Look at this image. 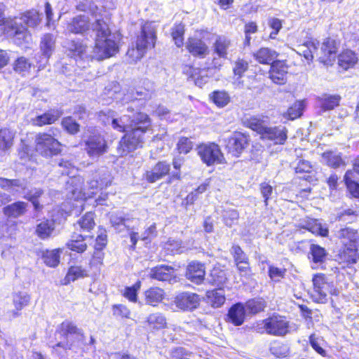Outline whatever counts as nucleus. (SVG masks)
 Listing matches in <instances>:
<instances>
[{
	"label": "nucleus",
	"mask_w": 359,
	"mask_h": 359,
	"mask_svg": "<svg viewBox=\"0 0 359 359\" xmlns=\"http://www.w3.org/2000/svg\"><path fill=\"white\" fill-rule=\"evenodd\" d=\"M245 126L255 132L264 142L273 145H284L287 140L288 130L282 126H269L266 116H252L247 118Z\"/></svg>",
	"instance_id": "obj_1"
},
{
	"label": "nucleus",
	"mask_w": 359,
	"mask_h": 359,
	"mask_svg": "<svg viewBox=\"0 0 359 359\" xmlns=\"http://www.w3.org/2000/svg\"><path fill=\"white\" fill-rule=\"evenodd\" d=\"M93 30L95 32L94 51L100 60L111 57L119 52L120 40L103 19L95 20Z\"/></svg>",
	"instance_id": "obj_2"
},
{
	"label": "nucleus",
	"mask_w": 359,
	"mask_h": 359,
	"mask_svg": "<svg viewBox=\"0 0 359 359\" xmlns=\"http://www.w3.org/2000/svg\"><path fill=\"white\" fill-rule=\"evenodd\" d=\"M172 165L174 171L170 174L171 165L166 160L158 161L149 170L144 172L143 180L149 184H154L167 177L166 184H172L175 182H179L182 180V163L177 158H173Z\"/></svg>",
	"instance_id": "obj_3"
},
{
	"label": "nucleus",
	"mask_w": 359,
	"mask_h": 359,
	"mask_svg": "<svg viewBox=\"0 0 359 359\" xmlns=\"http://www.w3.org/2000/svg\"><path fill=\"white\" fill-rule=\"evenodd\" d=\"M157 41V29L153 22L145 21L140 27V30L135 36L134 47L129 49L127 54L134 56L137 51L136 59L142 58L146 53L155 48Z\"/></svg>",
	"instance_id": "obj_4"
},
{
	"label": "nucleus",
	"mask_w": 359,
	"mask_h": 359,
	"mask_svg": "<svg viewBox=\"0 0 359 359\" xmlns=\"http://www.w3.org/2000/svg\"><path fill=\"white\" fill-rule=\"evenodd\" d=\"M107 231L104 227L99 226L97 235L94 240L93 252L88 263L89 270L93 271L95 275L99 274L102 267L104 266V250L107 248Z\"/></svg>",
	"instance_id": "obj_5"
},
{
	"label": "nucleus",
	"mask_w": 359,
	"mask_h": 359,
	"mask_svg": "<svg viewBox=\"0 0 359 359\" xmlns=\"http://www.w3.org/2000/svg\"><path fill=\"white\" fill-rule=\"evenodd\" d=\"M55 334L62 339V341L56 343L52 346L53 350L62 348L67 351L72 348V343L69 340V337H76L80 341L85 340L83 331L79 328L76 324L69 320H65L60 323L55 330Z\"/></svg>",
	"instance_id": "obj_6"
},
{
	"label": "nucleus",
	"mask_w": 359,
	"mask_h": 359,
	"mask_svg": "<svg viewBox=\"0 0 359 359\" xmlns=\"http://www.w3.org/2000/svg\"><path fill=\"white\" fill-rule=\"evenodd\" d=\"M62 144L48 133H39L36 135V151L45 158H50L60 155L62 152Z\"/></svg>",
	"instance_id": "obj_7"
},
{
	"label": "nucleus",
	"mask_w": 359,
	"mask_h": 359,
	"mask_svg": "<svg viewBox=\"0 0 359 359\" xmlns=\"http://www.w3.org/2000/svg\"><path fill=\"white\" fill-rule=\"evenodd\" d=\"M147 131V126L131 127L129 130H126L119 142L118 150L121 156H126L128 153L142 147L144 140V135Z\"/></svg>",
	"instance_id": "obj_8"
},
{
	"label": "nucleus",
	"mask_w": 359,
	"mask_h": 359,
	"mask_svg": "<svg viewBox=\"0 0 359 359\" xmlns=\"http://www.w3.org/2000/svg\"><path fill=\"white\" fill-rule=\"evenodd\" d=\"M232 46V41L230 38L225 35L216 36L212 43L213 57L209 60L210 68L213 71H219L223 65L224 61L227 59Z\"/></svg>",
	"instance_id": "obj_9"
},
{
	"label": "nucleus",
	"mask_w": 359,
	"mask_h": 359,
	"mask_svg": "<svg viewBox=\"0 0 359 359\" xmlns=\"http://www.w3.org/2000/svg\"><path fill=\"white\" fill-rule=\"evenodd\" d=\"M250 142V136L248 132L235 130L224 140V149L227 155L238 158L247 150Z\"/></svg>",
	"instance_id": "obj_10"
},
{
	"label": "nucleus",
	"mask_w": 359,
	"mask_h": 359,
	"mask_svg": "<svg viewBox=\"0 0 359 359\" xmlns=\"http://www.w3.org/2000/svg\"><path fill=\"white\" fill-rule=\"evenodd\" d=\"M265 332L274 337H284L291 332L290 322L285 316L274 313L262 320Z\"/></svg>",
	"instance_id": "obj_11"
},
{
	"label": "nucleus",
	"mask_w": 359,
	"mask_h": 359,
	"mask_svg": "<svg viewBox=\"0 0 359 359\" xmlns=\"http://www.w3.org/2000/svg\"><path fill=\"white\" fill-rule=\"evenodd\" d=\"M340 41L332 36L325 37L319 45L317 60L326 66H332L338 55Z\"/></svg>",
	"instance_id": "obj_12"
},
{
	"label": "nucleus",
	"mask_w": 359,
	"mask_h": 359,
	"mask_svg": "<svg viewBox=\"0 0 359 359\" xmlns=\"http://www.w3.org/2000/svg\"><path fill=\"white\" fill-rule=\"evenodd\" d=\"M197 154L207 166L222 164L224 162V154L217 143L209 142L197 146Z\"/></svg>",
	"instance_id": "obj_13"
},
{
	"label": "nucleus",
	"mask_w": 359,
	"mask_h": 359,
	"mask_svg": "<svg viewBox=\"0 0 359 359\" xmlns=\"http://www.w3.org/2000/svg\"><path fill=\"white\" fill-rule=\"evenodd\" d=\"M313 290L316 296L317 302L325 304L327 302V293L331 296H339L338 289L331 285L326 280L324 273H316L312 278Z\"/></svg>",
	"instance_id": "obj_14"
},
{
	"label": "nucleus",
	"mask_w": 359,
	"mask_h": 359,
	"mask_svg": "<svg viewBox=\"0 0 359 359\" xmlns=\"http://www.w3.org/2000/svg\"><path fill=\"white\" fill-rule=\"evenodd\" d=\"M65 191L68 196L74 201L86 200L88 197H93L97 193L92 191L87 196L85 192V181L81 176L69 177L65 183Z\"/></svg>",
	"instance_id": "obj_15"
},
{
	"label": "nucleus",
	"mask_w": 359,
	"mask_h": 359,
	"mask_svg": "<svg viewBox=\"0 0 359 359\" xmlns=\"http://www.w3.org/2000/svg\"><path fill=\"white\" fill-rule=\"evenodd\" d=\"M213 70L210 68V62L208 60V66L205 67H196L194 65H185L183 67L182 73L189 80L194 81V84L203 88L208 81L210 76L207 74L208 71Z\"/></svg>",
	"instance_id": "obj_16"
},
{
	"label": "nucleus",
	"mask_w": 359,
	"mask_h": 359,
	"mask_svg": "<svg viewBox=\"0 0 359 359\" xmlns=\"http://www.w3.org/2000/svg\"><path fill=\"white\" fill-rule=\"evenodd\" d=\"M85 150L90 158L100 157L108 151L107 142L100 133L90 135L84 142Z\"/></svg>",
	"instance_id": "obj_17"
},
{
	"label": "nucleus",
	"mask_w": 359,
	"mask_h": 359,
	"mask_svg": "<svg viewBox=\"0 0 359 359\" xmlns=\"http://www.w3.org/2000/svg\"><path fill=\"white\" fill-rule=\"evenodd\" d=\"M202 298L195 292H182L175 297V305L183 311H192L199 307Z\"/></svg>",
	"instance_id": "obj_18"
},
{
	"label": "nucleus",
	"mask_w": 359,
	"mask_h": 359,
	"mask_svg": "<svg viewBox=\"0 0 359 359\" xmlns=\"http://www.w3.org/2000/svg\"><path fill=\"white\" fill-rule=\"evenodd\" d=\"M185 49L194 58L203 60L210 52L209 46L201 38L189 36L185 43Z\"/></svg>",
	"instance_id": "obj_19"
},
{
	"label": "nucleus",
	"mask_w": 359,
	"mask_h": 359,
	"mask_svg": "<svg viewBox=\"0 0 359 359\" xmlns=\"http://www.w3.org/2000/svg\"><path fill=\"white\" fill-rule=\"evenodd\" d=\"M290 65L286 60H276L270 66L269 77L271 81L279 86H283L287 80Z\"/></svg>",
	"instance_id": "obj_20"
},
{
	"label": "nucleus",
	"mask_w": 359,
	"mask_h": 359,
	"mask_svg": "<svg viewBox=\"0 0 359 359\" xmlns=\"http://www.w3.org/2000/svg\"><path fill=\"white\" fill-rule=\"evenodd\" d=\"M205 266L199 261H192L188 263L185 270V277L191 283L200 285L205 279Z\"/></svg>",
	"instance_id": "obj_21"
},
{
	"label": "nucleus",
	"mask_w": 359,
	"mask_h": 359,
	"mask_svg": "<svg viewBox=\"0 0 359 359\" xmlns=\"http://www.w3.org/2000/svg\"><path fill=\"white\" fill-rule=\"evenodd\" d=\"M336 59L338 68L343 72L354 68L359 60L358 53L351 48H343Z\"/></svg>",
	"instance_id": "obj_22"
},
{
	"label": "nucleus",
	"mask_w": 359,
	"mask_h": 359,
	"mask_svg": "<svg viewBox=\"0 0 359 359\" xmlns=\"http://www.w3.org/2000/svg\"><path fill=\"white\" fill-rule=\"evenodd\" d=\"M67 29L71 34L85 35L90 29V20L84 15H78L67 23Z\"/></svg>",
	"instance_id": "obj_23"
},
{
	"label": "nucleus",
	"mask_w": 359,
	"mask_h": 359,
	"mask_svg": "<svg viewBox=\"0 0 359 359\" xmlns=\"http://www.w3.org/2000/svg\"><path fill=\"white\" fill-rule=\"evenodd\" d=\"M337 258L339 264L346 266L355 264L359 259L358 244L341 245Z\"/></svg>",
	"instance_id": "obj_24"
},
{
	"label": "nucleus",
	"mask_w": 359,
	"mask_h": 359,
	"mask_svg": "<svg viewBox=\"0 0 359 359\" xmlns=\"http://www.w3.org/2000/svg\"><path fill=\"white\" fill-rule=\"evenodd\" d=\"M203 300L212 309L221 308L226 301L225 292L222 287L208 290L205 291Z\"/></svg>",
	"instance_id": "obj_25"
},
{
	"label": "nucleus",
	"mask_w": 359,
	"mask_h": 359,
	"mask_svg": "<svg viewBox=\"0 0 359 359\" xmlns=\"http://www.w3.org/2000/svg\"><path fill=\"white\" fill-rule=\"evenodd\" d=\"M149 277L159 281L170 283L176 278L175 269L166 264L157 265L151 269Z\"/></svg>",
	"instance_id": "obj_26"
},
{
	"label": "nucleus",
	"mask_w": 359,
	"mask_h": 359,
	"mask_svg": "<svg viewBox=\"0 0 359 359\" xmlns=\"http://www.w3.org/2000/svg\"><path fill=\"white\" fill-rule=\"evenodd\" d=\"M246 313V310L243 303H235L228 309L226 321L234 326H240L244 323Z\"/></svg>",
	"instance_id": "obj_27"
},
{
	"label": "nucleus",
	"mask_w": 359,
	"mask_h": 359,
	"mask_svg": "<svg viewBox=\"0 0 359 359\" xmlns=\"http://www.w3.org/2000/svg\"><path fill=\"white\" fill-rule=\"evenodd\" d=\"M255 61L261 65H271L278 60L279 53L269 47H260L252 54Z\"/></svg>",
	"instance_id": "obj_28"
},
{
	"label": "nucleus",
	"mask_w": 359,
	"mask_h": 359,
	"mask_svg": "<svg viewBox=\"0 0 359 359\" xmlns=\"http://www.w3.org/2000/svg\"><path fill=\"white\" fill-rule=\"evenodd\" d=\"M62 114V111L59 109H50L32 118V122L33 126L36 127L52 125L59 120Z\"/></svg>",
	"instance_id": "obj_29"
},
{
	"label": "nucleus",
	"mask_w": 359,
	"mask_h": 359,
	"mask_svg": "<svg viewBox=\"0 0 359 359\" xmlns=\"http://www.w3.org/2000/svg\"><path fill=\"white\" fill-rule=\"evenodd\" d=\"M86 238L87 236L82 234L74 233L65 245L67 248L72 252L81 255L83 254L88 248V245L87 243H86Z\"/></svg>",
	"instance_id": "obj_30"
},
{
	"label": "nucleus",
	"mask_w": 359,
	"mask_h": 359,
	"mask_svg": "<svg viewBox=\"0 0 359 359\" xmlns=\"http://www.w3.org/2000/svg\"><path fill=\"white\" fill-rule=\"evenodd\" d=\"M337 238L340 241L341 245L358 244V233L357 229L345 226L340 229L337 234Z\"/></svg>",
	"instance_id": "obj_31"
},
{
	"label": "nucleus",
	"mask_w": 359,
	"mask_h": 359,
	"mask_svg": "<svg viewBox=\"0 0 359 359\" xmlns=\"http://www.w3.org/2000/svg\"><path fill=\"white\" fill-rule=\"evenodd\" d=\"M31 297L27 293L18 292L13 295V304L15 309L11 311L13 318H17L21 315L20 311L30 303Z\"/></svg>",
	"instance_id": "obj_32"
},
{
	"label": "nucleus",
	"mask_w": 359,
	"mask_h": 359,
	"mask_svg": "<svg viewBox=\"0 0 359 359\" xmlns=\"http://www.w3.org/2000/svg\"><path fill=\"white\" fill-rule=\"evenodd\" d=\"M20 19L27 28H36L41 22V13L35 8H31L20 13Z\"/></svg>",
	"instance_id": "obj_33"
},
{
	"label": "nucleus",
	"mask_w": 359,
	"mask_h": 359,
	"mask_svg": "<svg viewBox=\"0 0 359 359\" xmlns=\"http://www.w3.org/2000/svg\"><path fill=\"white\" fill-rule=\"evenodd\" d=\"M16 19V16L0 19V27H3L2 32L8 38L26 27L18 22Z\"/></svg>",
	"instance_id": "obj_34"
},
{
	"label": "nucleus",
	"mask_w": 359,
	"mask_h": 359,
	"mask_svg": "<svg viewBox=\"0 0 359 359\" xmlns=\"http://www.w3.org/2000/svg\"><path fill=\"white\" fill-rule=\"evenodd\" d=\"M27 209V204L24 201H16L3 208V212L8 218H18L24 215Z\"/></svg>",
	"instance_id": "obj_35"
},
{
	"label": "nucleus",
	"mask_w": 359,
	"mask_h": 359,
	"mask_svg": "<svg viewBox=\"0 0 359 359\" xmlns=\"http://www.w3.org/2000/svg\"><path fill=\"white\" fill-rule=\"evenodd\" d=\"M243 304L246 313L252 316L264 312L267 306L266 300L261 297L249 299Z\"/></svg>",
	"instance_id": "obj_36"
},
{
	"label": "nucleus",
	"mask_w": 359,
	"mask_h": 359,
	"mask_svg": "<svg viewBox=\"0 0 359 359\" xmlns=\"http://www.w3.org/2000/svg\"><path fill=\"white\" fill-rule=\"evenodd\" d=\"M146 323L151 332L165 329L168 325L167 319L161 313L149 314L146 319Z\"/></svg>",
	"instance_id": "obj_37"
},
{
	"label": "nucleus",
	"mask_w": 359,
	"mask_h": 359,
	"mask_svg": "<svg viewBox=\"0 0 359 359\" xmlns=\"http://www.w3.org/2000/svg\"><path fill=\"white\" fill-rule=\"evenodd\" d=\"M55 230V222L48 219H43L36 224L35 234L41 240L51 237Z\"/></svg>",
	"instance_id": "obj_38"
},
{
	"label": "nucleus",
	"mask_w": 359,
	"mask_h": 359,
	"mask_svg": "<svg viewBox=\"0 0 359 359\" xmlns=\"http://www.w3.org/2000/svg\"><path fill=\"white\" fill-rule=\"evenodd\" d=\"M95 213L93 211L85 212L76 221L80 231L85 233H90L95 227Z\"/></svg>",
	"instance_id": "obj_39"
},
{
	"label": "nucleus",
	"mask_w": 359,
	"mask_h": 359,
	"mask_svg": "<svg viewBox=\"0 0 359 359\" xmlns=\"http://www.w3.org/2000/svg\"><path fill=\"white\" fill-rule=\"evenodd\" d=\"M164 290L158 287H151L144 292L147 304L156 306L164 299Z\"/></svg>",
	"instance_id": "obj_40"
},
{
	"label": "nucleus",
	"mask_w": 359,
	"mask_h": 359,
	"mask_svg": "<svg viewBox=\"0 0 359 359\" xmlns=\"http://www.w3.org/2000/svg\"><path fill=\"white\" fill-rule=\"evenodd\" d=\"M301 228L316 236L327 237L329 234L328 229L323 226L316 219L309 218L305 224L301 226Z\"/></svg>",
	"instance_id": "obj_41"
},
{
	"label": "nucleus",
	"mask_w": 359,
	"mask_h": 359,
	"mask_svg": "<svg viewBox=\"0 0 359 359\" xmlns=\"http://www.w3.org/2000/svg\"><path fill=\"white\" fill-rule=\"evenodd\" d=\"M343 182L351 197L359 199V182L353 179V170H347L343 177Z\"/></svg>",
	"instance_id": "obj_42"
},
{
	"label": "nucleus",
	"mask_w": 359,
	"mask_h": 359,
	"mask_svg": "<svg viewBox=\"0 0 359 359\" xmlns=\"http://www.w3.org/2000/svg\"><path fill=\"white\" fill-rule=\"evenodd\" d=\"M185 32V25L182 22L175 23L170 29L172 40L178 48H182L184 44Z\"/></svg>",
	"instance_id": "obj_43"
},
{
	"label": "nucleus",
	"mask_w": 359,
	"mask_h": 359,
	"mask_svg": "<svg viewBox=\"0 0 359 359\" xmlns=\"http://www.w3.org/2000/svg\"><path fill=\"white\" fill-rule=\"evenodd\" d=\"M322 157L330 168L337 169L346 165L341 154H336L332 151H326L322 154Z\"/></svg>",
	"instance_id": "obj_44"
},
{
	"label": "nucleus",
	"mask_w": 359,
	"mask_h": 359,
	"mask_svg": "<svg viewBox=\"0 0 359 359\" xmlns=\"http://www.w3.org/2000/svg\"><path fill=\"white\" fill-rule=\"evenodd\" d=\"M341 100V97L339 95L324 94L318 99V101L320 107L323 111H330L337 107L340 104Z\"/></svg>",
	"instance_id": "obj_45"
},
{
	"label": "nucleus",
	"mask_w": 359,
	"mask_h": 359,
	"mask_svg": "<svg viewBox=\"0 0 359 359\" xmlns=\"http://www.w3.org/2000/svg\"><path fill=\"white\" fill-rule=\"evenodd\" d=\"M305 107L304 100H297L288 107L283 116L290 121L299 118L302 116Z\"/></svg>",
	"instance_id": "obj_46"
},
{
	"label": "nucleus",
	"mask_w": 359,
	"mask_h": 359,
	"mask_svg": "<svg viewBox=\"0 0 359 359\" xmlns=\"http://www.w3.org/2000/svg\"><path fill=\"white\" fill-rule=\"evenodd\" d=\"M227 281V277L224 270L219 267H213L210 272L208 284L211 286L220 287Z\"/></svg>",
	"instance_id": "obj_47"
},
{
	"label": "nucleus",
	"mask_w": 359,
	"mask_h": 359,
	"mask_svg": "<svg viewBox=\"0 0 359 359\" xmlns=\"http://www.w3.org/2000/svg\"><path fill=\"white\" fill-rule=\"evenodd\" d=\"M89 276L88 271L81 266H71L69 267L65 277V284L74 282L79 278H83Z\"/></svg>",
	"instance_id": "obj_48"
},
{
	"label": "nucleus",
	"mask_w": 359,
	"mask_h": 359,
	"mask_svg": "<svg viewBox=\"0 0 359 359\" xmlns=\"http://www.w3.org/2000/svg\"><path fill=\"white\" fill-rule=\"evenodd\" d=\"M210 100L217 107L222 108L226 106L231 101V97L225 90H214L209 95Z\"/></svg>",
	"instance_id": "obj_49"
},
{
	"label": "nucleus",
	"mask_w": 359,
	"mask_h": 359,
	"mask_svg": "<svg viewBox=\"0 0 359 359\" xmlns=\"http://www.w3.org/2000/svg\"><path fill=\"white\" fill-rule=\"evenodd\" d=\"M60 249L53 250H44L41 251V257L43 263L49 267H55L60 263Z\"/></svg>",
	"instance_id": "obj_50"
},
{
	"label": "nucleus",
	"mask_w": 359,
	"mask_h": 359,
	"mask_svg": "<svg viewBox=\"0 0 359 359\" xmlns=\"http://www.w3.org/2000/svg\"><path fill=\"white\" fill-rule=\"evenodd\" d=\"M14 134L7 128L0 129V154L7 151L13 144Z\"/></svg>",
	"instance_id": "obj_51"
},
{
	"label": "nucleus",
	"mask_w": 359,
	"mask_h": 359,
	"mask_svg": "<svg viewBox=\"0 0 359 359\" xmlns=\"http://www.w3.org/2000/svg\"><path fill=\"white\" fill-rule=\"evenodd\" d=\"M60 124L62 129L71 135H75L81 130V125L72 116H66L63 117Z\"/></svg>",
	"instance_id": "obj_52"
},
{
	"label": "nucleus",
	"mask_w": 359,
	"mask_h": 359,
	"mask_svg": "<svg viewBox=\"0 0 359 359\" xmlns=\"http://www.w3.org/2000/svg\"><path fill=\"white\" fill-rule=\"evenodd\" d=\"M32 67V63L24 56L17 57L13 63V71L22 76L29 73Z\"/></svg>",
	"instance_id": "obj_53"
},
{
	"label": "nucleus",
	"mask_w": 359,
	"mask_h": 359,
	"mask_svg": "<svg viewBox=\"0 0 359 359\" xmlns=\"http://www.w3.org/2000/svg\"><path fill=\"white\" fill-rule=\"evenodd\" d=\"M249 62L244 58H237L233 66V78L236 80H241L244 76L245 74L249 69Z\"/></svg>",
	"instance_id": "obj_54"
},
{
	"label": "nucleus",
	"mask_w": 359,
	"mask_h": 359,
	"mask_svg": "<svg viewBox=\"0 0 359 359\" xmlns=\"http://www.w3.org/2000/svg\"><path fill=\"white\" fill-rule=\"evenodd\" d=\"M55 44V40L52 34H45L40 42V48L43 55L47 57L51 55Z\"/></svg>",
	"instance_id": "obj_55"
},
{
	"label": "nucleus",
	"mask_w": 359,
	"mask_h": 359,
	"mask_svg": "<svg viewBox=\"0 0 359 359\" xmlns=\"http://www.w3.org/2000/svg\"><path fill=\"white\" fill-rule=\"evenodd\" d=\"M9 39L14 44L20 46L29 43L32 40V34L29 29L25 27L19 32L12 34Z\"/></svg>",
	"instance_id": "obj_56"
},
{
	"label": "nucleus",
	"mask_w": 359,
	"mask_h": 359,
	"mask_svg": "<svg viewBox=\"0 0 359 359\" xmlns=\"http://www.w3.org/2000/svg\"><path fill=\"white\" fill-rule=\"evenodd\" d=\"M193 148L194 143L191 139L186 136H181L176 143L175 151L178 154L186 155L190 153Z\"/></svg>",
	"instance_id": "obj_57"
},
{
	"label": "nucleus",
	"mask_w": 359,
	"mask_h": 359,
	"mask_svg": "<svg viewBox=\"0 0 359 359\" xmlns=\"http://www.w3.org/2000/svg\"><path fill=\"white\" fill-rule=\"evenodd\" d=\"M130 127L134 128L147 126L148 130L151 126V118L146 113L138 111L134 115L133 118L130 121Z\"/></svg>",
	"instance_id": "obj_58"
},
{
	"label": "nucleus",
	"mask_w": 359,
	"mask_h": 359,
	"mask_svg": "<svg viewBox=\"0 0 359 359\" xmlns=\"http://www.w3.org/2000/svg\"><path fill=\"white\" fill-rule=\"evenodd\" d=\"M310 253L312 257V261L316 264L323 263L326 259L327 252L324 248L319 245H311Z\"/></svg>",
	"instance_id": "obj_59"
},
{
	"label": "nucleus",
	"mask_w": 359,
	"mask_h": 359,
	"mask_svg": "<svg viewBox=\"0 0 359 359\" xmlns=\"http://www.w3.org/2000/svg\"><path fill=\"white\" fill-rule=\"evenodd\" d=\"M287 271V270L285 267L279 268L272 264L268 267V276L271 280L275 283H278L284 279Z\"/></svg>",
	"instance_id": "obj_60"
},
{
	"label": "nucleus",
	"mask_w": 359,
	"mask_h": 359,
	"mask_svg": "<svg viewBox=\"0 0 359 359\" xmlns=\"http://www.w3.org/2000/svg\"><path fill=\"white\" fill-rule=\"evenodd\" d=\"M86 48L87 46L78 40H72L68 43L67 49L73 57H82Z\"/></svg>",
	"instance_id": "obj_61"
},
{
	"label": "nucleus",
	"mask_w": 359,
	"mask_h": 359,
	"mask_svg": "<svg viewBox=\"0 0 359 359\" xmlns=\"http://www.w3.org/2000/svg\"><path fill=\"white\" fill-rule=\"evenodd\" d=\"M141 287L140 280H137L132 286L125 287L122 295L129 302L135 303L137 302V293Z\"/></svg>",
	"instance_id": "obj_62"
},
{
	"label": "nucleus",
	"mask_w": 359,
	"mask_h": 359,
	"mask_svg": "<svg viewBox=\"0 0 359 359\" xmlns=\"http://www.w3.org/2000/svg\"><path fill=\"white\" fill-rule=\"evenodd\" d=\"M318 41L313 38H310L302 43V46L306 48V50L302 51L303 57L308 62H311L313 60V50H317Z\"/></svg>",
	"instance_id": "obj_63"
},
{
	"label": "nucleus",
	"mask_w": 359,
	"mask_h": 359,
	"mask_svg": "<svg viewBox=\"0 0 359 359\" xmlns=\"http://www.w3.org/2000/svg\"><path fill=\"white\" fill-rule=\"evenodd\" d=\"M113 316L118 319L130 318L131 312L130 309L124 304H116L111 306Z\"/></svg>",
	"instance_id": "obj_64"
}]
</instances>
